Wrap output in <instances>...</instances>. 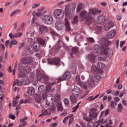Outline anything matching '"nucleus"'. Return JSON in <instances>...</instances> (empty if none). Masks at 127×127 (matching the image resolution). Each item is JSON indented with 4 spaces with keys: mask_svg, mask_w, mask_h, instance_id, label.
Segmentation results:
<instances>
[{
    "mask_svg": "<svg viewBox=\"0 0 127 127\" xmlns=\"http://www.w3.org/2000/svg\"><path fill=\"white\" fill-rule=\"evenodd\" d=\"M74 10H75V8L72 6L71 5L68 4L65 6V12L66 18L65 19V29L67 30V31H69L71 29L68 18L69 19L72 18L73 14H74Z\"/></svg>",
    "mask_w": 127,
    "mask_h": 127,
    "instance_id": "nucleus-2",
    "label": "nucleus"
},
{
    "mask_svg": "<svg viewBox=\"0 0 127 127\" xmlns=\"http://www.w3.org/2000/svg\"><path fill=\"white\" fill-rule=\"evenodd\" d=\"M101 78H102V77H101L100 75L96 74V75H95V76L94 77V80L95 82H99V81H100V80H101Z\"/></svg>",
    "mask_w": 127,
    "mask_h": 127,
    "instance_id": "nucleus-36",
    "label": "nucleus"
},
{
    "mask_svg": "<svg viewBox=\"0 0 127 127\" xmlns=\"http://www.w3.org/2000/svg\"><path fill=\"white\" fill-rule=\"evenodd\" d=\"M76 80L77 81L78 85L83 88V89H85V90H87L88 89V86H87V84L85 82H82L81 80H80V76H77L76 77Z\"/></svg>",
    "mask_w": 127,
    "mask_h": 127,
    "instance_id": "nucleus-11",
    "label": "nucleus"
},
{
    "mask_svg": "<svg viewBox=\"0 0 127 127\" xmlns=\"http://www.w3.org/2000/svg\"><path fill=\"white\" fill-rule=\"evenodd\" d=\"M60 62V58H55L54 59L49 58L48 59V63L49 64H54L57 65Z\"/></svg>",
    "mask_w": 127,
    "mask_h": 127,
    "instance_id": "nucleus-10",
    "label": "nucleus"
},
{
    "mask_svg": "<svg viewBox=\"0 0 127 127\" xmlns=\"http://www.w3.org/2000/svg\"><path fill=\"white\" fill-rule=\"evenodd\" d=\"M36 41L41 45H43H43H45V41L42 38H41V37H37L36 38Z\"/></svg>",
    "mask_w": 127,
    "mask_h": 127,
    "instance_id": "nucleus-23",
    "label": "nucleus"
},
{
    "mask_svg": "<svg viewBox=\"0 0 127 127\" xmlns=\"http://www.w3.org/2000/svg\"><path fill=\"white\" fill-rule=\"evenodd\" d=\"M89 14H91V16H92V13L94 15V14H97V13H99V12H101V11L96 9H90L89 10Z\"/></svg>",
    "mask_w": 127,
    "mask_h": 127,
    "instance_id": "nucleus-29",
    "label": "nucleus"
},
{
    "mask_svg": "<svg viewBox=\"0 0 127 127\" xmlns=\"http://www.w3.org/2000/svg\"><path fill=\"white\" fill-rule=\"evenodd\" d=\"M81 93V89L77 86H74L72 91V95L70 96V101H71L72 104L76 103V98L79 96Z\"/></svg>",
    "mask_w": 127,
    "mask_h": 127,
    "instance_id": "nucleus-4",
    "label": "nucleus"
},
{
    "mask_svg": "<svg viewBox=\"0 0 127 127\" xmlns=\"http://www.w3.org/2000/svg\"><path fill=\"white\" fill-rule=\"evenodd\" d=\"M87 40L89 43H94L95 40L92 37L87 38Z\"/></svg>",
    "mask_w": 127,
    "mask_h": 127,
    "instance_id": "nucleus-43",
    "label": "nucleus"
},
{
    "mask_svg": "<svg viewBox=\"0 0 127 127\" xmlns=\"http://www.w3.org/2000/svg\"><path fill=\"white\" fill-rule=\"evenodd\" d=\"M44 86L41 85L38 87V92L41 94L44 93Z\"/></svg>",
    "mask_w": 127,
    "mask_h": 127,
    "instance_id": "nucleus-35",
    "label": "nucleus"
},
{
    "mask_svg": "<svg viewBox=\"0 0 127 127\" xmlns=\"http://www.w3.org/2000/svg\"><path fill=\"white\" fill-rule=\"evenodd\" d=\"M32 62H33V59L31 57L24 58L22 60V63L25 64H30Z\"/></svg>",
    "mask_w": 127,
    "mask_h": 127,
    "instance_id": "nucleus-12",
    "label": "nucleus"
},
{
    "mask_svg": "<svg viewBox=\"0 0 127 127\" xmlns=\"http://www.w3.org/2000/svg\"><path fill=\"white\" fill-rule=\"evenodd\" d=\"M76 64H73V65H71L70 67V71L71 73H72L73 74H76Z\"/></svg>",
    "mask_w": 127,
    "mask_h": 127,
    "instance_id": "nucleus-33",
    "label": "nucleus"
},
{
    "mask_svg": "<svg viewBox=\"0 0 127 127\" xmlns=\"http://www.w3.org/2000/svg\"><path fill=\"white\" fill-rule=\"evenodd\" d=\"M106 20V17L103 15H100L98 17V21L100 24H103Z\"/></svg>",
    "mask_w": 127,
    "mask_h": 127,
    "instance_id": "nucleus-19",
    "label": "nucleus"
},
{
    "mask_svg": "<svg viewBox=\"0 0 127 127\" xmlns=\"http://www.w3.org/2000/svg\"><path fill=\"white\" fill-rule=\"evenodd\" d=\"M88 58L89 59L92 63H95L96 62V56L94 54L89 55L88 56Z\"/></svg>",
    "mask_w": 127,
    "mask_h": 127,
    "instance_id": "nucleus-27",
    "label": "nucleus"
},
{
    "mask_svg": "<svg viewBox=\"0 0 127 127\" xmlns=\"http://www.w3.org/2000/svg\"><path fill=\"white\" fill-rule=\"evenodd\" d=\"M72 51L73 53H77V52H78V48L77 47L72 48Z\"/></svg>",
    "mask_w": 127,
    "mask_h": 127,
    "instance_id": "nucleus-53",
    "label": "nucleus"
},
{
    "mask_svg": "<svg viewBox=\"0 0 127 127\" xmlns=\"http://www.w3.org/2000/svg\"><path fill=\"white\" fill-rule=\"evenodd\" d=\"M17 104H18V101L17 99H13V105L12 106L15 108L16 107Z\"/></svg>",
    "mask_w": 127,
    "mask_h": 127,
    "instance_id": "nucleus-46",
    "label": "nucleus"
},
{
    "mask_svg": "<svg viewBox=\"0 0 127 127\" xmlns=\"http://www.w3.org/2000/svg\"><path fill=\"white\" fill-rule=\"evenodd\" d=\"M87 84L89 85L90 87H93V86H94L95 85V81L94 79L90 77L87 81Z\"/></svg>",
    "mask_w": 127,
    "mask_h": 127,
    "instance_id": "nucleus-30",
    "label": "nucleus"
},
{
    "mask_svg": "<svg viewBox=\"0 0 127 127\" xmlns=\"http://www.w3.org/2000/svg\"><path fill=\"white\" fill-rule=\"evenodd\" d=\"M42 114L38 115V118L43 117H44L45 116H47V115H48V112L47 111V110H45L44 109H43L41 111Z\"/></svg>",
    "mask_w": 127,
    "mask_h": 127,
    "instance_id": "nucleus-24",
    "label": "nucleus"
},
{
    "mask_svg": "<svg viewBox=\"0 0 127 127\" xmlns=\"http://www.w3.org/2000/svg\"><path fill=\"white\" fill-rule=\"evenodd\" d=\"M35 92V90H34V88L33 87H28L27 90V92L28 93V94H29L31 96H33Z\"/></svg>",
    "mask_w": 127,
    "mask_h": 127,
    "instance_id": "nucleus-25",
    "label": "nucleus"
},
{
    "mask_svg": "<svg viewBox=\"0 0 127 127\" xmlns=\"http://www.w3.org/2000/svg\"><path fill=\"white\" fill-rule=\"evenodd\" d=\"M91 72H96L97 71V66L95 65H92L91 67Z\"/></svg>",
    "mask_w": 127,
    "mask_h": 127,
    "instance_id": "nucleus-47",
    "label": "nucleus"
},
{
    "mask_svg": "<svg viewBox=\"0 0 127 127\" xmlns=\"http://www.w3.org/2000/svg\"><path fill=\"white\" fill-rule=\"evenodd\" d=\"M70 78H71V72L66 71L64 73L63 77H60L58 79V83H60L62 81H64L66 79H70Z\"/></svg>",
    "mask_w": 127,
    "mask_h": 127,
    "instance_id": "nucleus-9",
    "label": "nucleus"
},
{
    "mask_svg": "<svg viewBox=\"0 0 127 127\" xmlns=\"http://www.w3.org/2000/svg\"><path fill=\"white\" fill-rule=\"evenodd\" d=\"M64 11L61 9H56L54 12V15L58 19H62L64 17Z\"/></svg>",
    "mask_w": 127,
    "mask_h": 127,
    "instance_id": "nucleus-7",
    "label": "nucleus"
},
{
    "mask_svg": "<svg viewBox=\"0 0 127 127\" xmlns=\"http://www.w3.org/2000/svg\"><path fill=\"white\" fill-rule=\"evenodd\" d=\"M124 44H126V41H121L120 42V47L121 48H123V47L124 46Z\"/></svg>",
    "mask_w": 127,
    "mask_h": 127,
    "instance_id": "nucleus-59",
    "label": "nucleus"
},
{
    "mask_svg": "<svg viewBox=\"0 0 127 127\" xmlns=\"http://www.w3.org/2000/svg\"><path fill=\"white\" fill-rule=\"evenodd\" d=\"M42 21L45 24H52V22H53V17L51 14L44 15L42 16Z\"/></svg>",
    "mask_w": 127,
    "mask_h": 127,
    "instance_id": "nucleus-6",
    "label": "nucleus"
},
{
    "mask_svg": "<svg viewBox=\"0 0 127 127\" xmlns=\"http://www.w3.org/2000/svg\"><path fill=\"white\" fill-rule=\"evenodd\" d=\"M79 22V20L78 19V16H75L72 22V24H76Z\"/></svg>",
    "mask_w": 127,
    "mask_h": 127,
    "instance_id": "nucleus-37",
    "label": "nucleus"
},
{
    "mask_svg": "<svg viewBox=\"0 0 127 127\" xmlns=\"http://www.w3.org/2000/svg\"><path fill=\"white\" fill-rule=\"evenodd\" d=\"M28 42H30V43H33V44H34V42H35V41H34V39H33L32 38H30L28 39Z\"/></svg>",
    "mask_w": 127,
    "mask_h": 127,
    "instance_id": "nucleus-57",
    "label": "nucleus"
},
{
    "mask_svg": "<svg viewBox=\"0 0 127 127\" xmlns=\"http://www.w3.org/2000/svg\"><path fill=\"white\" fill-rule=\"evenodd\" d=\"M38 6H40V3H33L32 5V8L33 9L34 8H36L38 7Z\"/></svg>",
    "mask_w": 127,
    "mask_h": 127,
    "instance_id": "nucleus-44",
    "label": "nucleus"
},
{
    "mask_svg": "<svg viewBox=\"0 0 127 127\" xmlns=\"http://www.w3.org/2000/svg\"><path fill=\"white\" fill-rule=\"evenodd\" d=\"M31 71V67L28 65L25 66L23 68V72L24 74H29Z\"/></svg>",
    "mask_w": 127,
    "mask_h": 127,
    "instance_id": "nucleus-22",
    "label": "nucleus"
},
{
    "mask_svg": "<svg viewBox=\"0 0 127 127\" xmlns=\"http://www.w3.org/2000/svg\"><path fill=\"white\" fill-rule=\"evenodd\" d=\"M97 68L98 69H104L105 68V64L102 62H99L97 64Z\"/></svg>",
    "mask_w": 127,
    "mask_h": 127,
    "instance_id": "nucleus-32",
    "label": "nucleus"
},
{
    "mask_svg": "<svg viewBox=\"0 0 127 127\" xmlns=\"http://www.w3.org/2000/svg\"><path fill=\"white\" fill-rule=\"evenodd\" d=\"M17 66V61L15 63L14 68L13 69V75L15 74V68Z\"/></svg>",
    "mask_w": 127,
    "mask_h": 127,
    "instance_id": "nucleus-55",
    "label": "nucleus"
},
{
    "mask_svg": "<svg viewBox=\"0 0 127 127\" xmlns=\"http://www.w3.org/2000/svg\"><path fill=\"white\" fill-rule=\"evenodd\" d=\"M60 95L59 94H56L54 98L52 94H49L47 97V102H50L51 103V102H53L55 100L56 103H58L60 101Z\"/></svg>",
    "mask_w": 127,
    "mask_h": 127,
    "instance_id": "nucleus-8",
    "label": "nucleus"
},
{
    "mask_svg": "<svg viewBox=\"0 0 127 127\" xmlns=\"http://www.w3.org/2000/svg\"><path fill=\"white\" fill-rule=\"evenodd\" d=\"M80 102L78 103L75 107L72 108V110H73L72 111V113H74V112H76V110H77V109L79 108V104H80Z\"/></svg>",
    "mask_w": 127,
    "mask_h": 127,
    "instance_id": "nucleus-50",
    "label": "nucleus"
},
{
    "mask_svg": "<svg viewBox=\"0 0 127 127\" xmlns=\"http://www.w3.org/2000/svg\"><path fill=\"white\" fill-rule=\"evenodd\" d=\"M64 102L65 105H66V106H67V105H69V99H68V98H65L64 100Z\"/></svg>",
    "mask_w": 127,
    "mask_h": 127,
    "instance_id": "nucleus-54",
    "label": "nucleus"
},
{
    "mask_svg": "<svg viewBox=\"0 0 127 127\" xmlns=\"http://www.w3.org/2000/svg\"><path fill=\"white\" fill-rule=\"evenodd\" d=\"M40 48L39 47V44L36 43V42H34L33 45H30L28 49V51L29 53H33V52H37L39 51Z\"/></svg>",
    "mask_w": 127,
    "mask_h": 127,
    "instance_id": "nucleus-5",
    "label": "nucleus"
},
{
    "mask_svg": "<svg viewBox=\"0 0 127 127\" xmlns=\"http://www.w3.org/2000/svg\"><path fill=\"white\" fill-rule=\"evenodd\" d=\"M42 81H43V83H45V84H49V85H55V82H49V78H48V76L46 75H43L41 82H42Z\"/></svg>",
    "mask_w": 127,
    "mask_h": 127,
    "instance_id": "nucleus-13",
    "label": "nucleus"
},
{
    "mask_svg": "<svg viewBox=\"0 0 127 127\" xmlns=\"http://www.w3.org/2000/svg\"><path fill=\"white\" fill-rule=\"evenodd\" d=\"M44 9H45L44 7H42L40 8H38L37 10L38 11H39V12H42V11H43Z\"/></svg>",
    "mask_w": 127,
    "mask_h": 127,
    "instance_id": "nucleus-61",
    "label": "nucleus"
},
{
    "mask_svg": "<svg viewBox=\"0 0 127 127\" xmlns=\"http://www.w3.org/2000/svg\"><path fill=\"white\" fill-rule=\"evenodd\" d=\"M36 15L38 17L42 16V12H38L36 13Z\"/></svg>",
    "mask_w": 127,
    "mask_h": 127,
    "instance_id": "nucleus-63",
    "label": "nucleus"
},
{
    "mask_svg": "<svg viewBox=\"0 0 127 127\" xmlns=\"http://www.w3.org/2000/svg\"><path fill=\"white\" fill-rule=\"evenodd\" d=\"M50 32L51 34H52V35H56L57 34L56 32H55V31H54V30L53 29H50Z\"/></svg>",
    "mask_w": 127,
    "mask_h": 127,
    "instance_id": "nucleus-51",
    "label": "nucleus"
},
{
    "mask_svg": "<svg viewBox=\"0 0 127 127\" xmlns=\"http://www.w3.org/2000/svg\"><path fill=\"white\" fill-rule=\"evenodd\" d=\"M49 96V95L48 96H47V93H43L42 95V99H43V100H45V99H46V104L48 106H49V105H50V102L47 101V97H48Z\"/></svg>",
    "mask_w": 127,
    "mask_h": 127,
    "instance_id": "nucleus-31",
    "label": "nucleus"
},
{
    "mask_svg": "<svg viewBox=\"0 0 127 127\" xmlns=\"http://www.w3.org/2000/svg\"><path fill=\"white\" fill-rule=\"evenodd\" d=\"M18 76L19 77H23L24 76V73H23V72H22V71H20V72L18 74Z\"/></svg>",
    "mask_w": 127,
    "mask_h": 127,
    "instance_id": "nucleus-64",
    "label": "nucleus"
},
{
    "mask_svg": "<svg viewBox=\"0 0 127 127\" xmlns=\"http://www.w3.org/2000/svg\"><path fill=\"white\" fill-rule=\"evenodd\" d=\"M87 100H88V101H93V100L94 99V96H89Z\"/></svg>",
    "mask_w": 127,
    "mask_h": 127,
    "instance_id": "nucleus-62",
    "label": "nucleus"
},
{
    "mask_svg": "<svg viewBox=\"0 0 127 127\" xmlns=\"http://www.w3.org/2000/svg\"><path fill=\"white\" fill-rule=\"evenodd\" d=\"M14 86H20L19 80H18V79H16L15 81H14Z\"/></svg>",
    "mask_w": 127,
    "mask_h": 127,
    "instance_id": "nucleus-48",
    "label": "nucleus"
},
{
    "mask_svg": "<svg viewBox=\"0 0 127 127\" xmlns=\"http://www.w3.org/2000/svg\"><path fill=\"white\" fill-rule=\"evenodd\" d=\"M55 27L57 30H61L64 28V25L60 21H57L56 22Z\"/></svg>",
    "mask_w": 127,
    "mask_h": 127,
    "instance_id": "nucleus-16",
    "label": "nucleus"
},
{
    "mask_svg": "<svg viewBox=\"0 0 127 127\" xmlns=\"http://www.w3.org/2000/svg\"><path fill=\"white\" fill-rule=\"evenodd\" d=\"M84 5L83 3H78L77 6L76 12L77 13H79V12H80L81 10H82V9H84Z\"/></svg>",
    "mask_w": 127,
    "mask_h": 127,
    "instance_id": "nucleus-21",
    "label": "nucleus"
},
{
    "mask_svg": "<svg viewBox=\"0 0 127 127\" xmlns=\"http://www.w3.org/2000/svg\"><path fill=\"white\" fill-rule=\"evenodd\" d=\"M17 12H20V10L17 9L13 11L10 14V17H12V16H14V15H15V13H17Z\"/></svg>",
    "mask_w": 127,
    "mask_h": 127,
    "instance_id": "nucleus-39",
    "label": "nucleus"
},
{
    "mask_svg": "<svg viewBox=\"0 0 127 127\" xmlns=\"http://www.w3.org/2000/svg\"><path fill=\"white\" fill-rule=\"evenodd\" d=\"M116 33H117V31H116V30L115 29H112L108 32L106 36H107V38L111 39L114 38V36H115V35H116Z\"/></svg>",
    "mask_w": 127,
    "mask_h": 127,
    "instance_id": "nucleus-14",
    "label": "nucleus"
},
{
    "mask_svg": "<svg viewBox=\"0 0 127 127\" xmlns=\"http://www.w3.org/2000/svg\"><path fill=\"white\" fill-rule=\"evenodd\" d=\"M89 117H90V118H93V119H96L97 117V113L95 111L94 108L90 109Z\"/></svg>",
    "mask_w": 127,
    "mask_h": 127,
    "instance_id": "nucleus-20",
    "label": "nucleus"
},
{
    "mask_svg": "<svg viewBox=\"0 0 127 127\" xmlns=\"http://www.w3.org/2000/svg\"><path fill=\"white\" fill-rule=\"evenodd\" d=\"M17 45V41L15 39L12 40L9 44V47L10 48H11L12 47V45Z\"/></svg>",
    "mask_w": 127,
    "mask_h": 127,
    "instance_id": "nucleus-34",
    "label": "nucleus"
},
{
    "mask_svg": "<svg viewBox=\"0 0 127 127\" xmlns=\"http://www.w3.org/2000/svg\"><path fill=\"white\" fill-rule=\"evenodd\" d=\"M18 66H19V67L18 68V70L21 71L22 67H23V65H22V64H19Z\"/></svg>",
    "mask_w": 127,
    "mask_h": 127,
    "instance_id": "nucleus-60",
    "label": "nucleus"
},
{
    "mask_svg": "<svg viewBox=\"0 0 127 127\" xmlns=\"http://www.w3.org/2000/svg\"><path fill=\"white\" fill-rule=\"evenodd\" d=\"M89 127H94L96 126V124L93 122H89L87 124Z\"/></svg>",
    "mask_w": 127,
    "mask_h": 127,
    "instance_id": "nucleus-42",
    "label": "nucleus"
},
{
    "mask_svg": "<svg viewBox=\"0 0 127 127\" xmlns=\"http://www.w3.org/2000/svg\"><path fill=\"white\" fill-rule=\"evenodd\" d=\"M23 33L22 32H18V33H15V34L12 35V33H10L9 34V36L10 38H19V37H21L22 36V35Z\"/></svg>",
    "mask_w": 127,
    "mask_h": 127,
    "instance_id": "nucleus-15",
    "label": "nucleus"
},
{
    "mask_svg": "<svg viewBox=\"0 0 127 127\" xmlns=\"http://www.w3.org/2000/svg\"><path fill=\"white\" fill-rule=\"evenodd\" d=\"M78 16L82 21H84L85 19V23L87 25L91 24V22H92V20H93V16H91L90 12L88 13L86 10L82 11L79 13Z\"/></svg>",
    "mask_w": 127,
    "mask_h": 127,
    "instance_id": "nucleus-3",
    "label": "nucleus"
},
{
    "mask_svg": "<svg viewBox=\"0 0 127 127\" xmlns=\"http://www.w3.org/2000/svg\"><path fill=\"white\" fill-rule=\"evenodd\" d=\"M117 111L119 113H121L123 111V104H119L118 105Z\"/></svg>",
    "mask_w": 127,
    "mask_h": 127,
    "instance_id": "nucleus-40",
    "label": "nucleus"
},
{
    "mask_svg": "<svg viewBox=\"0 0 127 127\" xmlns=\"http://www.w3.org/2000/svg\"><path fill=\"white\" fill-rule=\"evenodd\" d=\"M112 42L103 39L101 42L102 47H100V46L98 44L94 45L92 48V51L94 53H99L101 51V54L100 55L98 60L103 61L107 58V56L111 58L113 56V51L110 50L107 46L111 45Z\"/></svg>",
    "mask_w": 127,
    "mask_h": 127,
    "instance_id": "nucleus-1",
    "label": "nucleus"
},
{
    "mask_svg": "<svg viewBox=\"0 0 127 127\" xmlns=\"http://www.w3.org/2000/svg\"><path fill=\"white\" fill-rule=\"evenodd\" d=\"M43 74H41L40 70H37V79L38 81H41L43 77Z\"/></svg>",
    "mask_w": 127,
    "mask_h": 127,
    "instance_id": "nucleus-26",
    "label": "nucleus"
},
{
    "mask_svg": "<svg viewBox=\"0 0 127 127\" xmlns=\"http://www.w3.org/2000/svg\"><path fill=\"white\" fill-rule=\"evenodd\" d=\"M114 26H115V24H114V23L112 22H109L104 25V29L106 31H108V30H110V29H111L112 27H114Z\"/></svg>",
    "mask_w": 127,
    "mask_h": 127,
    "instance_id": "nucleus-17",
    "label": "nucleus"
},
{
    "mask_svg": "<svg viewBox=\"0 0 127 127\" xmlns=\"http://www.w3.org/2000/svg\"><path fill=\"white\" fill-rule=\"evenodd\" d=\"M30 83V80L27 77H24L23 79H22V84L23 85H28Z\"/></svg>",
    "mask_w": 127,
    "mask_h": 127,
    "instance_id": "nucleus-28",
    "label": "nucleus"
},
{
    "mask_svg": "<svg viewBox=\"0 0 127 127\" xmlns=\"http://www.w3.org/2000/svg\"><path fill=\"white\" fill-rule=\"evenodd\" d=\"M110 106L112 109H115V102H114V101H111L110 103Z\"/></svg>",
    "mask_w": 127,
    "mask_h": 127,
    "instance_id": "nucleus-58",
    "label": "nucleus"
},
{
    "mask_svg": "<svg viewBox=\"0 0 127 127\" xmlns=\"http://www.w3.org/2000/svg\"><path fill=\"white\" fill-rule=\"evenodd\" d=\"M83 119L85 121H86V122H91V121H93V119L91 118H89V117H83Z\"/></svg>",
    "mask_w": 127,
    "mask_h": 127,
    "instance_id": "nucleus-49",
    "label": "nucleus"
},
{
    "mask_svg": "<svg viewBox=\"0 0 127 127\" xmlns=\"http://www.w3.org/2000/svg\"><path fill=\"white\" fill-rule=\"evenodd\" d=\"M51 89V85H48L46 86V92H49V91H50Z\"/></svg>",
    "mask_w": 127,
    "mask_h": 127,
    "instance_id": "nucleus-52",
    "label": "nucleus"
},
{
    "mask_svg": "<svg viewBox=\"0 0 127 127\" xmlns=\"http://www.w3.org/2000/svg\"><path fill=\"white\" fill-rule=\"evenodd\" d=\"M35 100L37 103H40V102H41V96L37 95L36 97H35Z\"/></svg>",
    "mask_w": 127,
    "mask_h": 127,
    "instance_id": "nucleus-38",
    "label": "nucleus"
},
{
    "mask_svg": "<svg viewBox=\"0 0 127 127\" xmlns=\"http://www.w3.org/2000/svg\"><path fill=\"white\" fill-rule=\"evenodd\" d=\"M62 110H63L62 104H61L60 103H59L57 105V111L59 112V111H62Z\"/></svg>",
    "mask_w": 127,
    "mask_h": 127,
    "instance_id": "nucleus-41",
    "label": "nucleus"
},
{
    "mask_svg": "<svg viewBox=\"0 0 127 127\" xmlns=\"http://www.w3.org/2000/svg\"><path fill=\"white\" fill-rule=\"evenodd\" d=\"M95 30L97 33H100V32H101V31H102V27L99 26H97L96 27Z\"/></svg>",
    "mask_w": 127,
    "mask_h": 127,
    "instance_id": "nucleus-45",
    "label": "nucleus"
},
{
    "mask_svg": "<svg viewBox=\"0 0 127 127\" xmlns=\"http://www.w3.org/2000/svg\"><path fill=\"white\" fill-rule=\"evenodd\" d=\"M38 26H39V31L42 34L44 33V32H47L48 31V28L44 25H41L39 24H38Z\"/></svg>",
    "mask_w": 127,
    "mask_h": 127,
    "instance_id": "nucleus-18",
    "label": "nucleus"
},
{
    "mask_svg": "<svg viewBox=\"0 0 127 127\" xmlns=\"http://www.w3.org/2000/svg\"><path fill=\"white\" fill-rule=\"evenodd\" d=\"M26 120H28V118L25 117L24 118L20 119V123H24Z\"/></svg>",
    "mask_w": 127,
    "mask_h": 127,
    "instance_id": "nucleus-56",
    "label": "nucleus"
}]
</instances>
